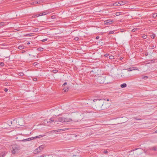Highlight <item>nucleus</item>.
<instances>
[{"label":"nucleus","instance_id":"obj_1","mask_svg":"<svg viewBox=\"0 0 157 157\" xmlns=\"http://www.w3.org/2000/svg\"><path fill=\"white\" fill-rule=\"evenodd\" d=\"M20 149V147L18 145H13L12 147V152L14 154L17 153Z\"/></svg>","mask_w":157,"mask_h":157},{"label":"nucleus","instance_id":"obj_2","mask_svg":"<svg viewBox=\"0 0 157 157\" xmlns=\"http://www.w3.org/2000/svg\"><path fill=\"white\" fill-rule=\"evenodd\" d=\"M45 147L44 145H41L40 146L38 147L34 151L35 153H38L40 152Z\"/></svg>","mask_w":157,"mask_h":157},{"label":"nucleus","instance_id":"obj_3","mask_svg":"<svg viewBox=\"0 0 157 157\" xmlns=\"http://www.w3.org/2000/svg\"><path fill=\"white\" fill-rule=\"evenodd\" d=\"M67 130V128H64L62 129H58L56 130H53L50 131L48 132H47L46 133H56L60 131H65Z\"/></svg>","mask_w":157,"mask_h":157},{"label":"nucleus","instance_id":"obj_4","mask_svg":"<svg viewBox=\"0 0 157 157\" xmlns=\"http://www.w3.org/2000/svg\"><path fill=\"white\" fill-rule=\"evenodd\" d=\"M113 21H114L113 20L108 19L104 21V23L106 25H108L110 24L112 22H113Z\"/></svg>","mask_w":157,"mask_h":157},{"label":"nucleus","instance_id":"obj_5","mask_svg":"<svg viewBox=\"0 0 157 157\" xmlns=\"http://www.w3.org/2000/svg\"><path fill=\"white\" fill-rule=\"evenodd\" d=\"M58 121L62 122H65L67 121V120L64 117H59L58 119Z\"/></svg>","mask_w":157,"mask_h":157},{"label":"nucleus","instance_id":"obj_6","mask_svg":"<svg viewBox=\"0 0 157 157\" xmlns=\"http://www.w3.org/2000/svg\"><path fill=\"white\" fill-rule=\"evenodd\" d=\"M54 122V124H55L57 122V121H56L55 119V118L54 117H52L51 118H50L48 121H47L48 123H52Z\"/></svg>","mask_w":157,"mask_h":157},{"label":"nucleus","instance_id":"obj_7","mask_svg":"<svg viewBox=\"0 0 157 157\" xmlns=\"http://www.w3.org/2000/svg\"><path fill=\"white\" fill-rule=\"evenodd\" d=\"M127 70H128V71H131L132 70H138L137 68L136 67H130L129 68H128L127 69H126Z\"/></svg>","mask_w":157,"mask_h":157},{"label":"nucleus","instance_id":"obj_8","mask_svg":"<svg viewBox=\"0 0 157 157\" xmlns=\"http://www.w3.org/2000/svg\"><path fill=\"white\" fill-rule=\"evenodd\" d=\"M104 79V77L101 76L99 79V82L100 83H104L103 81V80Z\"/></svg>","mask_w":157,"mask_h":157},{"label":"nucleus","instance_id":"obj_9","mask_svg":"<svg viewBox=\"0 0 157 157\" xmlns=\"http://www.w3.org/2000/svg\"><path fill=\"white\" fill-rule=\"evenodd\" d=\"M113 6H120V2H115L113 4Z\"/></svg>","mask_w":157,"mask_h":157},{"label":"nucleus","instance_id":"obj_10","mask_svg":"<svg viewBox=\"0 0 157 157\" xmlns=\"http://www.w3.org/2000/svg\"><path fill=\"white\" fill-rule=\"evenodd\" d=\"M46 135H40L38 136H36V137H34V138H40V137H44Z\"/></svg>","mask_w":157,"mask_h":157},{"label":"nucleus","instance_id":"obj_11","mask_svg":"<svg viewBox=\"0 0 157 157\" xmlns=\"http://www.w3.org/2000/svg\"><path fill=\"white\" fill-rule=\"evenodd\" d=\"M127 86V84L126 83H123L121 85V87L122 88H124Z\"/></svg>","mask_w":157,"mask_h":157},{"label":"nucleus","instance_id":"obj_12","mask_svg":"<svg viewBox=\"0 0 157 157\" xmlns=\"http://www.w3.org/2000/svg\"><path fill=\"white\" fill-rule=\"evenodd\" d=\"M7 123L9 126H11L12 124V121L11 120H9L7 122Z\"/></svg>","mask_w":157,"mask_h":157},{"label":"nucleus","instance_id":"obj_13","mask_svg":"<svg viewBox=\"0 0 157 157\" xmlns=\"http://www.w3.org/2000/svg\"><path fill=\"white\" fill-rule=\"evenodd\" d=\"M40 2H40V1H35V2H33V3H32L33 4H36L38 3H40Z\"/></svg>","mask_w":157,"mask_h":157},{"label":"nucleus","instance_id":"obj_14","mask_svg":"<svg viewBox=\"0 0 157 157\" xmlns=\"http://www.w3.org/2000/svg\"><path fill=\"white\" fill-rule=\"evenodd\" d=\"M24 46L23 45H20L18 46V48L20 49H22L24 48Z\"/></svg>","mask_w":157,"mask_h":157},{"label":"nucleus","instance_id":"obj_15","mask_svg":"<svg viewBox=\"0 0 157 157\" xmlns=\"http://www.w3.org/2000/svg\"><path fill=\"white\" fill-rule=\"evenodd\" d=\"M119 2H120V6L123 5L125 4V3L123 1H120Z\"/></svg>","mask_w":157,"mask_h":157},{"label":"nucleus","instance_id":"obj_16","mask_svg":"<svg viewBox=\"0 0 157 157\" xmlns=\"http://www.w3.org/2000/svg\"><path fill=\"white\" fill-rule=\"evenodd\" d=\"M37 50L39 51L42 52L43 50V48L41 47L39 48H37Z\"/></svg>","mask_w":157,"mask_h":157},{"label":"nucleus","instance_id":"obj_17","mask_svg":"<svg viewBox=\"0 0 157 157\" xmlns=\"http://www.w3.org/2000/svg\"><path fill=\"white\" fill-rule=\"evenodd\" d=\"M6 25L5 23L4 22H0V26H4Z\"/></svg>","mask_w":157,"mask_h":157},{"label":"nucleus","instance_id":"obj_18","mask_svg":"<svg viewBox=\"0 0 157 157\" xmlns=\"http://www.w3.org/2000/svg\"><path fill=\"white\" fill-rule=\"evenodd\" d=\"M35 138L33 137H31V138H29L27 139H26L27 141H30L31 140H33Z\"/></svg>","mask_w":157,"mask_h":157},{"label":"nucleus","instance_id":"obj_19","mask_svg":"<svg viewBox=\"0 0 157 157\" xmlns=\"http://www.w3.org/2000/svg\"><path fill=\"white\" fill-rule=\"evenodd\" d=\"M48 12L47 11H44L43 13H41L42 16L45 15L48 13Z\"/></svg>","mask_w":157,"mask_h":157},{"label":"nucleus","instance_id":"obj_20","mask_svg":"<svg viewBox=\"0 0 157 157\" xmlns=\"http://www.w3.org/2000/svg\"><path fill=\"white\" fill-rule=\"evenodd\" d=\"M142 78L143 79H145L148 78V77L147 76H142Z\"/></svg>","mask_w":157,"mask_h":157},{"label":"nucleus","instance_id":"obj_21","mask_svg":"<svg viewBox=\"0 0 157 157\" xmlns=\"http://www.w3.org/2000/svg\"><path fill=\"white\" fill-rule=\"evenodd\" d=\"M42 16V15L41 13H40L39 14L36 15L34 17H38L39 16Z\"/></svg>","mask_w":157,"mask_h":157},{"label":"nucleus","instance_id":"obj_22","mask_svg":"<svg viewBox=\"0 0 157 157\" xmlns=\"http://www.w3.org/2000/svg\"><path fill=\"white\" fill-rule=\"evenodd\" d=\"M155 47L153 45L151 46H149V48L150 49H152L154 48Z\"/></svg>","mask_w":157,"mask_h":157},{"label":"nucleus","instance_id":"obj_23","mask_svg":"<svg viewBox=\"0 0 157 157\" xmlns=\"http://www.w3.org/2000/svg\"><path fill=\"white\" fill-rule=\"evenodd\" d=\"M142 37L144 39H146L147 38V36L146 35H144L142 36Z\"/></svg>","mask_w":157,"mask_h":157},{"label":"nucleus","instance_id":"obj_24","mask_svg":"<svg viewBox=\"0 0 157 157\" xmlns=\"http://www.w3.org/2000/svg\"><path fill=\"white\" fill-rule=\"evenodd\" d=\"M52 72L54 73H56L58 72V70L56 69L52 71Z\"/></svg>","mask_w":157,"mask_h":157},{"label":"nucleus","instance_id":"obj_25","mask_svg":"<svg viewBox=\"0 0 157 157\" xmlns=\"http://www.w3.org/2000/svg\"><path fill=\"white\" fill-rule=\"evenodd\" d=\"M114 33V31H111L109 32V34H113Z\"/></svg>","mask_w":157,"mask_h":157},{"label":"nucleus","instance_id":"obj_26","mask_svg":"<svg viewBox=\"0 0 157 157\" xmlns=\"http://www.w3.org/2000/svg\"><path fill=\"white\" fill-rule=\"evenodd\" d=\"M114 56H110L109 57V58L110 59H114Z\"/></svg>","mask_w":157,"mask_h":157},{"label":"nucleus","instance_id":"obj_27","mask_svg":"<svg viewBox=\"0 0 157 157\" xmlns=\"http://www.w3.org/2000/svg\"><path fill=\"white\" fill-rule=\"evenodd\" d=\"M18 74L20 76H23L24 75V73L22 72L19 73Z\"/></svg>","mask_w":157,"mask_h":157},{"label":"nucleus","instance_id":"obj_28","mask_svg":"<svg viewBox=\"0 0 157 157\" xmlns=\"http://www.w3.org/2000/svg\"><path fill=\"white\" fill-rule=\"evenodd\" d=\"M68 90V88H64L63 89V90H64L65 92H67Z\"/></svg>","mask_w":157,"mask_h":157},{"label":"nucleus","instance_id":"obj_29","mask_svg":"<svg viewBox=\"0 0 157 157\" xmlns=\"http://www.w3.org/2000/svg\"><path fill=\"white\" fill-rule=\"evenodd\" d=\"M121 13L120 12H116L115 13L116 16H118L120 15Z\"/></svg>","mask_w":157,"mask_h":157},{"label":"nucleus","instance_id":"obj_30","mask_svg":"<svg viewBox=\"0 0 157 157\" xmlns=\"http://www.w3.org/2000/svg\"><path fill=\"white\" fill-rule=\"evenodd\" d=\"M157 17V13H154L153 14V17L154 18H155Z\"/></svg>","mask_w":157,"mask_h":157},{"label":"nucleus","instance_id":"obj_31","mask_svg":"<svg viewBox=\"0 0 157 157\" xmlns=\"http://www.w3.org/2000/svg\"><path fill=\"white\" fill-rule=\"evenodd\" d=\"M137 28L133 29L132 30V32H135L136 30H137Z\"/></svg>","mask_w":157,"mask_h":157},{"label":"nucleus","instance_id":"obj_32","mask_svg":"<svg viewBox=\"0 0 157 157\" xmlns=\"http://www.w3.org/2000/svg\"><path fill=\"white\" fill-rule=\"evenodd\" d=\"M100 100L98 99H94L93 100V101L94 102H96L97 101H99Z\"/></svg>","mask_w":157,"mask_h":157},{"label":"nucleus","instance_id":"obj_33","mask_svg":"<svg viewBox=\"0 0 157 157\" xmlns=\"http://www.w3.org/2000/svg\"><path fill=\"white\" fill-rule=\"evenodd\" d=\"M20 141H21V142L27 141V140H26V139H24V140H20Z\"/></svg>","mask_w":157,"mask_h":157},{"label":"nucleus","instance_id":"obj_34","mask_svg":"<svg viewBox=\"0 0 157 157\" xmlns=\"http://www.w3.org/2000/svg\"><path fill=\"white\" fill-rule=\"evenodd\" d=\"M152 150L155 151L156 150V148L155 147H152Z\"/></svg>","mask_w":157,"mask_h":157},{"label":"nucleus","instance_id":"obj_35","mask_svg":"<svg viewBox=\"0 0 157 157\" xmlns=\"http://www.w3.org/2000/svg\"><path fill=\"white\" fill-rule=\"evenodd\" d=\"M155 37V35L152 34L151 36V38H153V39Z\"/></svg>","mask_w":157,"mask_h":157},{"label":"nucleus","instance_id":"obj_36","mask_svg":"<svg viewBox=\"0 0 157 157\" xmlns=\"http://www.w3.org/2000/svg\"><path fill=\"white\" fill-rule=\"evenodd\" d=\"M47 39H43V40L42 41H43V42H44V41H46L47 40Z\"/></svg>","mask_w":157,"mask_h":157},{"label":"nucleus","instance_id":"obj_37","mask_svg":"<svg viewBox=\"0 0 157 157\" xmlns=\"http://www.w3.org/2000/svg\"><path fill=\"white\" fill-rule=\"evenodd\" d=\"M5 156L4 154H2L1 155H0V157H4Z\"/></svg>","mask_w":157,"mask_h":157},{"label":"nucleus","instance_id":"obj_38","mask_svg":"<svg viewBox=\"0 0 157 157\" xmlns=\"http://www.w3.org/2000/svg\"><path fill=\"white\" fill-rule=\"evenodd\" d=\"M74 39L75 40H78V37H76L74 38Z\"/></svg>","mask_w":157,"mask_h":157},{"label":"nucleus","instance_id":"obj_39","mask_svg":"<svg viewBox=\"0 0 157 157\" xmlns=\"http://www.w3.org/2000/svg\"><path fill=\"white\" fill-rule=\"evenodd\" d=\"M109 55L108 54L106 53L105 55L104 56L105 57H107L109 56Z\"/></svg>","mask_w":157,"mask_h":157},{"label":"nucleus","instance_id":"obj_40","mask_svg":"<svg viewBox=\"0 0 157 157\" xmlns=\"http://www.w3.org/2000/svg\"><path fill=\"white\" fill-rule=\"evenodd\" d=\"M0 64L1 66H3L4 63L3 62H1L0 63Z\"/></svg>","mask_w":157,"mask_h":157},{"label":"nucleus","instance_id":"obj_41","mask_svg":"<svg viewBox=\"0 0 157 157\" xmlns=\"http://www.w3.org/2000/svg\"><path fill=\"white\" fill-rule=\"evenodd\" d=\"M67 84V83L66 82L64 83L63 85V86H65V85H66Z\"/></svg>","mask_w":157,"mask_h":157},{"label":"nucleus","instance_id":"obj_42","mask_svg":"<svg viewBox=\"0 0 157 157\" xmlns=\"http://www.w3.org/2000/svg\"><path fill=\"white\" fill-rule=\"evenodd\" d=\"M8 90V89L7 88H5V89H4V91L6 92H7Z\"/></svg>","mask_w":157,"mask_h":157},{"label":"nucleus","instance_id":"obj_43","mask_svg":"<svg viewBox=\"0 0 157 157\" xmlns=\"http://www.w3.org/2000/svg\"><path fill=\"white\" fill-rule=\"evenodd\" d=\"M108 151L106 150L104 151V153L105 154H106V153H108Z\"/></svg>","mask_w":157,"mask_h":157},{"label":"nucleus","instance_id":"obj_44","mask_svg":"<svg viewBox=\"0 0 157 157\" xmlns=\"http://www.w3.org/2000/svg\"><path fill=\"white\" fill-rule=\"evenodd\" d=\"M41 156V157H50L49 155H48L47 156H45H45Z\"/></svg>","mask_w":157,"mask_h":157},{"label":"nucleus","instance_id":"obj_45","mask_svg":"<svg viewBox=\"0 0 157 157\" xmlns=\"http://www.w3.org/2000/svg\"><path fill=\"white\" fill-rule=\"evenodd\" d=\"M99 38V36H97L96 37V39H98Z\"/></svg>","mask_w":157,"mask_h":157},{"label":"nucleus","instance_id":"obj_46","mask_svg":"<svg viewBox=\"0 0 157 157\" xmlns=\"http://www.w3.org/2000/svg\"><path fill=\"white\" fill-rule=\"evenodd\" d=\"M37 79L36 78H34L33 79V80L35 81H36Z\"/></svg>","mask_w":157,"mask_h":157},{"label":"nucleus","instance_id":"obj_47","mask_svg":"<svg viewBox=\"0 0 157 157\" xmlns=\"http://www.w3.org/2000/svg\"><path fill=\"white\" fill-rule=\"evenodd\" d=\"M135 119L136 120H140V119H139V118H135Z\"/></svg>","mask_w":157,"mask_h":157},{"label":"nucleus","instance_id":"obj_48","mask_svg":"<svg viewBox=\"0 0 157 157\" xmlns=\"http://www.w3.org/2000/svg\"><path fill=\"white\" fill-rule=\"evenodd\" d=\"M36 62H35V63H34V65H36Z\"/></svg>","mask_w":157,"mask_h":157},{"label":"nucleus","instance_id":"obj_49","mask_svg":"<svg viewBox=\"0 0 157 157\" xmlns=\"http://www.w3.org/2000/svg\"><path fill=\"white\" fill-rule=\"evenodd\" d=\"M120 59V60H121L123 59V58L122 57H121Z\"/></svg>","mask_w":157,"mask_h":157},{"label":"nucleus","instance_id":"obj_50","mask_svg":"<svg viewBox=\"0 0 157 157\" xmlns=\"http://www.w3.org/2000/svg\"><path fill=\"white\" fill-rule=\"evenodd\" d=\"M103 104H102V105L101 108H102V109H103Z\"/></svg>","mask_w":157,"mask_h":157},{"label":"nucleus","instance_id":"obj_51","mask_svg":"<svg viewBox=\"0 0 157 157\" xmlns=\"http://www.w3.org/2000/svg\"><path fill=\"white\" fill-rule=\"evenodd\" d=\"M30 44V43L29 42H28V43H27V44L28 45L29 44Z\"/></svg>","mask_w":157,"mask_h":157},{"label":"nucleus","instance_id":"obj_52","mask_svg":"<svg viewBox=\"0 0 157 157\" xmlns=\"http://www.w3.org/2000/svg\"><path fill=\"white\" fill-rule=\"evenodd\" d=\"M31 34H28V35H29V36H31Z\"/></svg>","mask_w":157,"mask_h":157},{"label":"nucleus","instance_id":"obj_53","mask_svg":"<svg viewBox=\"0 0 157 157\" xmlns=\"http://www.w3.org/2000/svg\"><path fill=\"white\" fill-rule=\"evenodd\" d=\"M155 133H157V130L155 132Z\"/></svg>","mask_w":157,"mask_h":157},{"label":"nucleus","instance_id":"obj_54","mask_svg":"<svg viewBox=\"0 0 157 157\" xmlns=\"http://www.w3.org/2000/svg\"><path fill=\"white\" fill-rule=\"evenodd\" d=\"M16 120V119H14L13 120V121H15V120Z\"/></svg>","mask_w":157,"mask_h":157},{"label":"nucleus","instance_id":"obj_55","mask_svg":"<svg viewBox=\"0 0 157 157\" xmlns=\"http://www.w3.org/2000/svg\"><path fill=\"white\" fill-rule=\"evenodd\" d=\"M69 120H70L71 121V119H70Z\"/></svg>","mask_w":157,"mask_h":157},{"label":"nucleus","instance_id":"obj_56","mask_svg":"<svg viewBox=\"0 0 157 157\" xmlns=\"http://www.w3.org/2000/svg\"><path fill=\"white\" fill-rule=\"evenodd\" d=\"M135 149V150H136V149Z\"/></svg>","mask_w":157,"mask_h":157},{"label":"nucleus","instance_id":"obj_57","mask_svg":"<svg viewBox=\"0 0 157 157\" xmlns=\"http://www.w3.org/2000/svg\"><path fill=\"white\" fill-rule=\"evenodd\" d=\"M44 121H46V120H44Z\"/></svg>","mask_w":157,"mask_h":157}]
</instances>
